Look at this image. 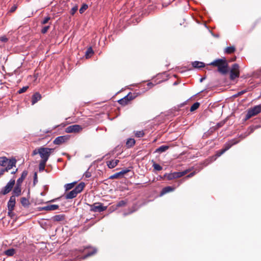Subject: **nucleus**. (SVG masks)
<instances>
[{
  "label": "nucleus",
  "mask_w": 261,
  "mask_h": 261,
  "mask_svg": "<svg viewBox=\"0 0 261 261\" xmlns=\"http://www.w3.org/2000/svg\"><path fill=\"white\" fill-rule=\"evenodd\" d=\"M210 65L217 67L218 71L223 74H225L228 72V64L225 59L215 60L211 62Z\"/></svg>",
  "instance_id": "f257e3e1"
},
{
  "label": "nucleus",
  "mask_w": 261,
  "mask_h": 261,
  "mask_svg": "<svg viewBox=\"0 0 261 261\" xmlns=\"http://www.w3.org/2000/svg\"><path fill=\"white\" fill-rule=\"evenodd\" d=\"M54 150V148L41 147H39V154L41 158L40 161L47 162L52 152Z\"/></svg>",
  "instance_id": "f03ea898"
},
{
  "label": "nucleus",
  "mask_w": 261,
  "mask_h": 261,
  "mask_svg": "<svg viewBox=\"0 0 261 261\" xmlns=\"http://www.w3.org/2000/svg\"><path fill=\"white\" fill-rule=\"evenodd\" d=\"M261 112V105L255 106L249 109L245 116V119L248 120L253 116H254Z\"/></svg>",
  "instance_id": "7ed1b4c3"
},
{
  "label": "nucleus",
  "mask_w": 261,
  "mask_h": 261,
  "mask_svg": "<svg viewBox=\"0 0 261 261\" xmlns=\"http://www.w3.org/2000/svg\"><path fill=\"white\" fill-rule=\"evenodd\" d=\"M238 142V141H236L234 139L230 140L229 142L225 144L224 147L223 149L217 151L216 153V156L218 157L221 156L225 151L228 150L232 145L237 144Z\"/></svg>",
  "instance_id": "20e7f679"
},
{
  "label": "nucleus",
  "mask_w": 261,
  "mask_h": 261,
  "mask_svg": "<svg viewBox=\"0 0 261 261\" xmlns=\"http://www.w3.org/2000/svg\"><path fill=\"white\" fill-rule=\"evenodd\" d=\"M107 206H103L101 203L97 202L90 205V211L93 212H102L106 210Z\"/></svg>",
  "instance_id": "39448f33"
},
{
  "label": "nucleus",
  "mask_w": 261,
  "mask_h": 261,
  "mask_svg": "<svg viewBox=\"0 0 261 261\" xmlns=\"http://www.w3.org/2000/svg\"><path fill=\"white\" fill-rule=\"evenodd\" d=\"M15 182V179H11L2 189V190L1 192V193L3 195H6L9 193L12 190L13 187H14Z\"/></svg>",
  "instance_id": "423d86ee"
},
{
  "label": "nucleus",
  "mask_w": 261,
  "mask_h": 261,
  "mask_svg": "<svg viewBox=\"0 0 261 261\" xmlns=\"http://www.w3.org/2000/svg\"><path fill=\"white\" fill-rule=\"evenodd\" d=\"M82 130V127L78 124L70 125L65 128V132L67 133H79Z\"/></svg>",
  "instance_id": "0eeeda50"
},
{
  "label": "nucleus",
  "mask_w": 261,
  "mask_h": 261,
  "mask_svg": "<svg viewBox=\"0 0 261 261\" xmlns=\"http://www.w3.org/2000/svg\"><path fill=\"white\" fill-rule=\"evenodd\" d=\"M69 139V136H61L57 137L54 141V143L56 145H60Z\"/></svg>",
  "instance_id": "6e6552de"
},
{
  "label": "nucleus",
  "mask_w": 261,
  "mask_h": 261,
  "mask_svg": "<svg viewBox=\"0 0 261 261\" xmlns=\"http://www.w3.org/2000/svg\"><path fill=\"white\" fill-rule=\"evenodd\" d=\"M129 171V170H128V169L122 170L121 171L116 173L114 174L113 175H111L110 177V179L118 178L120 176H122L123 175H124L125 174L127 173Z\"/></svg>",
  "instance_id": "1a4fd4ad"
},
{
  "label": "nucleus",
  "mask_w": 261,
  "mask_h": 261,
  "mask_svg": "<svg viewBox=\"0 0 261 261\" xmlns=\"http://www.w3.org/2000/svg\"><path fill=\"white\" fill-rule=\"evenodd\" d=\"M16 161L15 159L10 160L8 161L7 165L6 166V169L8 171L10 169L15 166Z\"/></svg>",
  "instance_id": "9d476101"
},
{
  "label": "nucleus",
  "mask_w": 261,
  "mask_h": 261,
  "mask_svg": "<svg viewBox=\"0 0 261 261\" xmlns=\"http://www.w3.org/2000/svg\"><path fill=\"white\" fill-rule=\"evenodd\" d=\"M28 175V171L26 170H24L22 172L21 177H19L16 182V185L21 186L22 181L24 179V178L27 177Z\"/></svg>",
  "instance_id": "9b49d317"
},
{
  "label": "nucleus",
  "mask_w": 261,
  "mask_h": 261,
  "mask_svg": "<svg viewBox=\"0 0 261 261\" xmlns=\"http://www.w3.org/2000/svg\"><path fill=\"white\" fill-rule=\"evenodd\" d=\"M85 183L83 182H80L77 185L73 190L78 194L81 193L85 187Z\"/></svg>",
  "instance_id": "f8f14e48"
},
{
  "label": "nucleus",
  "mask_w": 261,
  "mask_h": 261,
  "mask_svg": "<svg viewBox=\"0 0 261 261\" xmlns=\"http://www.w3.org/2000/svg\"><path fill=\"white\" fill-rule=\"evenodd\" d=\"M119 162V160H113L107 162V164L108 167L110 169H112V168L115 167L117 165V164Z\"/></svg>",
  "instance_id": "ddd939ff"
},
{
  "label": "nucleus",
  "mask_w": 261,
  "mask_h": 261,
  "mask_svg": "<svg viewBox=\"0 0 261 261\" xmlns=\"http://www.w3.org/2000/svg\"><path fill=\"white\" fill-rule=\"evenodd\" d=\"M59 208V205L57 204H51L44 206L42 208V210L45 211H55Z\"/></svg>",
  "instance_id": "4468645a"
},
{
  "label": "nucleus",
  "mask_w": 261,
  "mask_h": 261,
  "mask_svg": "<svg viewBox=\"0 0 261 261\" xmlns=\"http://www.w3.org/2000/svg\"><path fill=\"white\" fill-rule=\"evenodd\" d=\"M41 98V94H39V93H37V92L35 93L32 96V104L33 105L35 104L38 101L40 100Z\"/></svg>",
  "instance_id": "2eb2a0df"
},
{
  "label": "nucleus",
  "mask_w": 261,
  "mask_h": 261,
  "mask_svg": "<svg viewBox=\"0 0 261 261\" xmlns=\"http://www.w3.org/2000/svg\"><path fill=\"white\" fill-rule=\"evenodd\" d=\"M21 186L16 185L13 190V195L16 196H19L21 195Z\"/></svg>",
  "instance_id": "dca6fc26"
},
{
  "label": "nucleus",
  "mask_w": 261,
  "mask_h": 261,
  "mask_svg": "<svg viewBox=\"0 0 261 261\" xmlns=\"http://www.w3.org/2000/svg\"><path fill=\"white\" fill-rule=\"evenodd\" d=\"M190 171L189 169L186 170L182 172H173L174 174V176H175V178H179L182 177L187 174Z\"/></svg>",
  "instance_id": "f3484780"
},
{
  "label": "nucleus",
  "mask_w": 261,
  "mask_h": 261,
  "mask_svg": "<svg viewBox=\"0 0 261 261\" xmlns=\"http://www.w3.org/2000/svg\"><path fill=\"white\" fill-rule=\"evenodd\" d=\"M169 148L168 145H162L158 147L155 149V152L156 153H162L165 152Z\"/></svg>",
  "instance_id": "a211bd4d"
},
{
  "label": "nucleus",
  "mask_w": 261,
  "mask_h": 261,
  "mask_svg": "<svg viewBox=\"0 0 261 261\" xmlns=\"http://www.w3.org/2000/svg\"><path fill=\"white\" fill-rule=\"evenodd\" d=\"M175 190V188H173L172 187H170V186H168V187H165L163 189L161 193V195H164L165 194H166L168 192H172L174 190Z\"/></svg>",
  "instance_id": "6ab92c4d"
},
{
  "label": "nucleus",
  "mask_w": 261,
  "mask_h": 261,
  "mask_svg": "<svg viewBox=\"0 0 261 261\" xmlns=\"http://www.w3.org/2000/svg\"><path fill=\"white\" fill-rule=\"evenodd\" d=\"M77 194L73 190L70 191L69 193H68L66 196L65 198L66 199H72L74 197H75L77 196Z\"/></svg>",
  "instance_id": "aec40b11"
},
{
  "label": "nucleus",
  "mask_w": 261,
  "mask_h": 261,
  "mask_svg": "<svg viewBox=\"0 0 261 261\" xmlns=\"http://www.w3.org/2000/svg\"><path fill=\"white\" fill-rule=\"evenodd\" d=\"M192 65L193 67L198 68L203 67L204 66V63L199 61L193 62Z\"/></svg>",
  "instance_id": "412c9836"
},
{
  "label": "nucleus",
  "mask_w": 261,
  "mask_h": 261,
  "mask_svg": "<svg viewBox=\"0 0 261 261\" xmlns=\"http://www.w3.org/2000/svg\"><path fill=\"white\" fill-rule=\"evenodd\" d=\"M235 50H236L235 47L233 46H229V47H226L225 49L224 52L226 54H230L234 53L235 51Z\"/></svg>",
  "instance_id": "4be33fe9"
},
{
  "label": "nucleus",
  "mask_w": 261,
  "mask_h": 261,
  "mask_svg": "<svg viewBox=\"0 0 261 261\" xmlns=\"http://www.w3.org/2000/svg\"><path fill=\"white\" fill-rule=\"evenodd\" d=\"M15 253V250L13 248L9 249L5 251V254L8 256H13Z\"/></svg>",
  "instance_id": "5701e85b"
},
{
  "label": "nucleus",
  "mask_w": 261,
  "mask_h": 261,
  "mask_svg": "<svg viewBox=\"0 0 261 261\" xmlns=\"http://www.w3.org/2000/svg\"><path fill=\"white\" fill-rule=\"evenodd\" d=\"M128 102V96H126L124 98L118 100V102L122 106H125L127 104Z\"/></svg>",
  "instance_id": "b1692460"
},
{
  "label": "nucleus",
  "mask_w": 261,
  "mask_h": 261,
  "mask_svg": "<svg viewBox=\"0 0 261 261\" xmlns=\"http://www.w3.org/2000/svg\"><path fill=\"white\" fill-rule=\"evenodd\" d=\"M240 74L239 71H231L230 72V78L231 80H234L239 77Z\"/></svg>",
  "instance_id": "393cba45"
},
{
  "label": "nucleus",
  "mask_w": 261,
  "mask_h": 261,
  "mask_svg": "<svg viewBox=\"0 0 261 261\" xmlns=\"http://www.w3.org/2000/svg\"><path fill=\"white\" fill-rule=\"evenodd\" d=\"M8 161L9 160L6 157L0 158V165L5 167L7 165Z\"/></svg>",
  "instance_id": "a878e982"
},
{
  "label": "nucleus",
  "mask_w": 261,
  "mask_h": 261,
  "mask_svg": "<svg viewBox=\"0 0 261 261\" xmlns=\"http://www.w3.org/2000/svg\"><path fill=\"white\" fill-rule=\"evenodd\" d=\"M46 162L40 161L39 165V170L40 172H42L45 170V167Z\"/></svg>",
  "instance_id": "bb28decb"
},
{
  "label": "nucleus",
  "mask_w": 261,
  "mask_h": 261,
  "mask_svg": "<svg viewBox=\"0 0 261 261\" xmlns=\"http://www.w3.org/2000/svg\"><path fill=\"white\" fill-rule=\"evenodd\" d=\"M15 203L14 202H11L8 201V210L9 211V213H12L13 210H14V207L15 206Z\"/></svg>",
  "instance_id": "cd10ccee"
},
{
  "label": "nucleus",
  "mask_w": 261,
  "mask_h": 261,
  "mask_svg": "<svg viewBox=\"0 0 261 261\" xmlns=\"http://www.w3.org/2000/svg\"><path fill=\"white\" fill-rule=\"evenodd\" d=\"M135 144V140L134 139L129 138L126 142V145L128 147H132Z\"/></svg>",
  "instance_id": "c85d7f7f"
},
{
  "label": "nucleus",
  "mask_w": 261,
  "mask_h": 261,
  "mask_svg": "<svg viewBox=\"0 0 261 261\" xmlns=\"http://www.w3.org/2000/svg\"><path fill=\"white\" fill-rule=\"evenodd\" d=\"M97 250L95 248H93L92 251L88 252L85 255L83 256L82 258L84 259L87 257L91 256L96 252Z\"/></svg>",
  "instance_id": "c756f323"
},
{
  "label": "nucleus",
  "mask_w": 261,
  "mask_h": 261,
  "mask_svg": "<svg viewBox=\"0 0 261 261\" xmlns=\"http://www.w3.org/2000/svg\"><path fill=\"white\" fill-rule=\"evenodd\" d=\"M75 184V182L66 184L64 186L65 188V190L68 191V190L72 189L74 187Z\"/></svg>",
  "instance_id": "7c9ffc66"
},
{
  "label": "nucleus",
  "mask_w": 261,
  "mask_h": 261,
  "mask_svg": "<svg viewBox=\"0 0 261 261\" xmlns=\"http://www.w3.org/2000/svg\"><path fill=\"white\" fill-rule=\"evenodd\" d=\"M21 203L23 206H27L29 205V201L25 197L21 198Z\"/></svg>",
  "instance_id": "2f4dec72"
},
{
  "label": "nucleus",
  "mask_w": 261,
  "mask_h": 261,
  "mask_svg": "<svg viewBox=\"0 0 261 261\" xmlns=\"http://www.w3.org/2000/svg\"><path fill=\"white\" fill-rule=\"evenodd\" d=\"M200 106V103L198 102H195L190 108V111L193 112L197 110Z\"/></svg>",
  "instance_id": "473e14b6"
},
{
  "label": "nucleus",
  "mask_w": 261,
  "mask_h": 261,
  "mask_svg": "<svg viewBox=\"0 0 261 261\" xmlns=\"http://www.w3.org/2000/svg\"><path fill=\"white\" fill-rule=\"evenodd\" d=\"M88 8V6L86 4H83L82 7L80 8L79 10V12L81 14L83 13L85 10H86Z\"/></svg>",
  "instance_id": "72a5a7b5"
},
{
  "label": "nucleus",
  "mask_w": 261,
  "mask_h": 261,
  "mask_svg": "<svg viewBox=\"0 0 261 261\" xmlns=\"http://www.w3.org/2000/svg\"><path fill=\"white\" fill-rule=\"evenodd\" d=\"M64 216L63 215H59L54 217V220L56 221H61L64 220Z\"/></svg>",
  "instance_id": "f704fd0d"
},
{
  "label": "nucleus",
  "mask_w": 261,
  "mask_h": 261,
  "mask_svg": "<svg viewBox=\"0 0 261 261\" xmlns=\"http://www.w3.org/2000/svg\"><path fill=\"white\" fill-rule=\"evenodd\" d=\"M93 54V51L91 47L88 48L87 51H86V58H88L91 55Z\"/></svg>",
  "instance_id": "c9c22d12"
},
{
  "label": "nucleus",
  "mask_w": 261,
  "mask_h": 261,
  "mask_svg": "<svg viewBox=\"0 0 261 261\" xmlns=\"http://www.w3.org/2000/svg\"><path fill=\"white\" fill-rule=\"evenodd\" d=\"M164 176L166 177L168 180H172L175 178V176H174V174L173 173H166L164 175Z\"/></svg>",
  "instance_id": "e433bc0d"
},
{
  "label": "nucleus",
  "mask_w": 261,
  "mask_h": 261,
  "mask_svg": "<svg viewBox=\"0 0 261 261\" xmlns=\"http://www.w3.org/2000/svg\"><path fill=\"white\" fill-rule=\"evenodd\" d=\"M152 166L154 169L156 171H160L163 169L161 165L156 163H154Z\"/></svg>",
  "instance_id": "4c0bfd02"
},
{
  "label": "nucleus",
  "mask_w": 261,
  "mask_h": 261,
  "mask_svg": "<svg viewBox=\"0 0 261 261\" xmlns=\"http://www.w3.org/2000/svg\"><path fill=\"white\" fill-rule=\"evenodd\" d=\"M239 65L237 64H234L232 66V68H231V69L230 71H239Z\"/></svg>",
  "instance_id": "58836bf2"
},
{
  "label": "nucleus",
  "mask_w": 261,
  "mask_h": 261,
  "mask_svg": "<svg viewBox=\"0 0 261 261\" xmlns=\"http://www.w3.org/2000/svg\"><path fill=\"white\" fill-rule=\"evenodd\" d=\"M78 9V6L77 5L74 6L70 10V14L73 15Z\"/></svg>",
  "instance_id": "ea45409f"
},
{
  "label": "nucleus",
  "mask_w": 261,
  "mask_h": 261,
  "mask_svg": "<svg viewBox=\"0 0 261 261\" xmlns=\"http://www.w3.org/2000/svg\"><path fill=\"white\" fill-rule=\"evenodd\" d=\"M144 135V133L143 131H142V130L137 131L135 133V136L138 138H141V137H143Z\"/></svg>",
  "instance_id": "a19ab883"
},
{
  "label": "nucleus",
  "mask_w": 261,
  "mask_h": 261,
  "mask_svg": "<svg viewBox=\"0 0 261 261\" xmlns=\"http://www.w3.org/2000/svg\"><path fill=\"white\" fill-rule=\"evenodd\" d=\"M126 203V202L125 200H121L118 202L117 204V207H121L124 206Z\"/></svg>",
  "instance_id": "79ce46f5"
},
{
  "label": "nucleus",
  "mask_w": 261,
  "mask_h": 261,
  "mask_svg": "<svg viewBox=\"0 0 261 261\" xmlns=\"http://www.w3.org/2000/svg\"><path fill=\"white\" fill-rule=\"evenodd\" d=\"M28 88H29V87H28V86H24V87H23L22 88H20V89L18 90V93H19V94L22 93H23V92H25V91L27 90V89H28Z\"/></svg>",
  "instance_id": "37998d69"
},
{
  "label": "nucleus",
  "mask_w": 261,
  "mask_h": 261,
  "mask_svg": "<svg viewBox=\"0 0 261 261\" xmlns=\"http://www.w3.org/2000/svg\"><path fill=\"white\" fill-rule=\"evenodd\" d=\"M50 19V17L49 16H47L45 17L43 20L41 21V24H45L48 22L49 20Z\"/></svg>",
  "instance_id": "c03bdc74"
},
{
  "label": "nucleus",
  "mask_w": 261,
  "mask_h": 261,
  "mask_svg": "<svg viewBox=\"0 0 261 261\" xmlns=\"http://www.w3.org/2000/svg\"><path fill=\"white\" fill-rule=\"evenodd\" d=\"M49 28H50V25H47V26L44 27L41 30V33L42 34H45L47 32V31L49 29Z\"/></svg>",
  "instance_id": "a18cd8bd"
},
{
  "label": "nucleus",
  "mask_w": 261,
  "mask_h": 261,
  "mask_svg": "<svg viewBox=\"0 0 261 261\" xmlns=\"http://www.w3.org/2000/svg\"><path fill=\"white\" fill-rule=\"evenodd\" d=\"M15 197H16V196L14 195H12L10 197L9 201H10L11 202H14L15 203V201H16Z\"/></svg>",
  "instance_id": "49530a36"
},
{
  "label": "nucleus",
  "mask_w": 261,
  "mask_h": 261,
  "mask_svg": "<svg viewBox=\"0 0 261 261\" xmlns=\"http://www.w3.org/2000/svg\"><path fill=\"white\" fill-rule=\"evenodd\" d=\"M38 182V179H37V174L36 172H35L34 173V181H33V183H34V185H35Z\"/></svg>",
  "instance_id": "de8ad7c7"
},
{
  "label": "nucleus",
  "mask_w": 261,
  "mask_h": 261,
  "mask_svg": "<svg viewBox=\"0 0 261 261\" xmlns=\"http://www.w3.org/2000/svg\"><path fill=\"white\" fill-rule=\"evenodd\" d=\"M0 40L2 42H6L8 41V39L6 36H4L0 37Z\"/></svg>",
  "instance_id": "09e8293b"
},
{
  "label": "nucleus",
  "mask_w": 261,
  "mask_h": 261,
  "mask_svg": "<svg viewBox=\"0 0 261 261\" xmlns=\"http://www.w3.org/2000/svg\"><path fill=\"white\" fill-rule=\"evenodd\" d=\"M6 171H7V169H6L5 168H3L2 169L0 170V177L4 174V173L6 172Z\"/></svg>",
  "instance_id": "8fccbe9b"
},
{
  "label": "nucleus",
  "mask_w": 261,
  "mask_h": 261,
  "mask_svg": "<svg viewBox=\"0 0 261 261\" xmlns=\"http://www.w3.org/2000/svg\"><path fill=\"white\" fill-rule=\"evenodd\" d=\"M195 174H196V172L195 171L192 172L191 173H190L189 175H188L186 176V178H190V177L193 176Z\"/></svg>",
  "instance_id": "3c124183"
},
{
  "label": "nucleus",
  "mask_w": 261,
  "mask_h": 261,
  "mask_svg": "<svg viewBox=\"0 0 261 261\" xmlns=\"http://www.w3.org/2000/svg\"><path fill=\"white\" fill-rule=\"evenodd\" d=\"M39 148H38V149H35L33 152V155H35L36 154H39Z\"/></svg>",
  "instance_id": "603ef678"
},
{
  "label": "nucleus",
  "mask_w": 261,
  "mask_h": 261,
  "mask_svg": "<svg viewBox=\"0 0 261 261\" xmlns=\"http://www.w3.org/2000/svg\"><path fill=\"white\" fill-rule=\"evenodd\" d=\"M17 8V7L16 6H13V7H11V9H10V12H13L14 11H15V10Z\"/></svg>",
  "instance_id": "864d4df0"
},
{
  "label": "nucleus",
  "mask_w": 261,
  "mask_h": 261,
  "mask_svg": "<svg viewBox=\"0 0 261 261\" xmlns=\"http://www.w3.org/2000/svg\"><path fill=\"white\" fill-rule=\"evenodd\" d=\"M246 92V90H243V91H241L239 92L237 94V95H242L244 93H245V92Z\"/></svg>",
  "instance_id": "5fc2aeb1"
},
{
  "label": "nucleus",
  "mask_w": 261,
  "mask_h": 261,
  "mask_svg": "<svg viewBox=\"0 0 261 261\" xmlns=\"http://www.w3.org/2000/svg\"><path fill=\"white\" fill-rule=\"evenodd\" d=\"M135 210H133V211H131L130 212H129V213H124L123 214V216H126V215H128V214H132V213H133V212H135Z\"/></svg>",
  "instance_id": "6e6d98bb"
},
{
  "label": "nucleus",
  "mask_w": 261,
  "mask_h": 261,
  "mask_svg": "<svg viewBox=\"0 0 261 261\" xmlns=\"http://www.w3.org/2000/svg\"><path fill=\"white\" fill-rule=\"evenodd\" d=\"M252 132H253V130H252L251 131V132H250V133H248V134L246 135H245V136H242V135H241V136H240V137H241L242 139H244V138H245V137H246V136H247L248 135H249L251 133H252Z\"/></svg>",
  "instance_id": "4d7b16f0"
},
{
  "label": "nucleus",
  "mask_w": 261,
  "mask_h": 261,
  "mask_svg": "<svg viewBox=\"0 0 261 261\" xmlns=\"http://www.w3.org/2000/svg\"><path fill=\"white\" fill-rule=\"evenodd\" d=\"M17 171V169H16L15 171L11 172V174H15Z\"/></svg>",
  "instance_id": "13d9d810"
},
{
  "label": "nucleus",
  "mask_w": 261,
  "mask_h": 261,
  "mask_svg": "<svg viewBox=\"0 0 261 261\" xmlns=\"http://www.w3.org/2000/svg\"><path fill=\"white\" fill-rule=\"evenodd\" d=\"M148 86H153V84L152 83H149L148 84Z\"/></svg>",
  "instance_id": "bf43d9fd"
},
{
  "label": "nucleus",
  "mask_w": 261,
  "mask_h": 261,
  "mask_svg": "<svg viewBox=\"0 0 261 261\" xmlns=\"http://www.w3.org/2000/svg\"><path fill=\"white\" fill-rule=\"evenodd\" d=\"M90 175L89 173H88L86 175V177H90Z\"/></svg>",
  "instance_id": "052dcab7"
},
{
  "label": "nucleus",
  "mask_w": 261,
  "mask_h": 261,
  "mask_svg": "<svg viewBox=\"0 0 261 261\" xmlns=\"http://www.w3.org/2000/svg\"><path fill=\"white\" fill-rule=\"evenodd\" d=\"M203 81V79H200V82H201Z\"/></svg>",
  "instance_id": "680f3d73"
},
{
  "label": "nucleus",
  "mask_w": 261,
  "mask_h": 261,
  "mask_svg": "<svg viewBox=\"0 0 261 261\" xmlns=\"http://www.w3.org/2000/svg\"><path fill=\"white\" fill-rule=\"evenodd\" d=\"M180 183H181V182H179L178 186H179Z\"/></svg>",
  "instance_id": "e2e57ef3"
},
{
  "label": "nucleus",
  "mask_w": 261,
  "mask_h": 261,
  "mask_svg": "<svg viewBox=\"0 0 261 261\" xmlns=\"http://www.w3.org/2000/svg\"><path fill=\"white\" fill-rule=\"evenodd\" d=\"M11 213H8L9 215H11Z\"/></svg>",
  "instance_id": "0e129e2a"
},
{
  "label": "nucleus",
  "mask_w": 261,
  "mask_h": 261,
  "mask_svg": "<svg viewBox=\"0 0 261 261\" xmlns=\"http://www.w3.org/2000/svg\"><path fill=\"white\" fill-rule=\"evenodd\" d=\"M176 82H175V83H174V85H176Z\"/></svg>",
  "instance_id": "69168bd1"
}]
</instances>
